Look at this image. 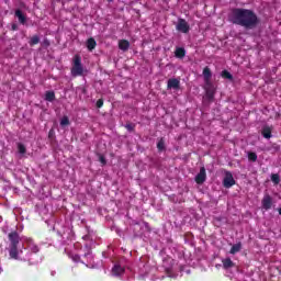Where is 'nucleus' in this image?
I'll return each mask as SVG.
<instances>
[{"mask_svg":"<svg viewBox=\"0 0 281 281\" xmlns=\"http://www.w3.org/2000/svg\"><path fill=\"white\" fill-rule=\"evenodd\" d=\"M98 46V42H95V38L90 37L87 41V49L89 52H93V49H95V47Z\"/></svg>","mask_w":281,"mask_h":281,"instance_id":"14","label":"nucleus"},{"mask_svg":"<svg viewBox=\"0 0 281 281\" xmlns=\"http://www.w3.org/2000/svg\"><path fill=\"white\" fill-rule=\"evenodd\" d=\"M176 58H186V48L183 47H177L175 50Z\"/></svg>","mask_w":281,"mask_h":281,"instance_id":"15","label":"nucleus"},{"mask_svg":"<svg viewBox=\"0 0 281 281\" xmlns=\"http://www.w3.org/2000/svg\"><path fill=\"white\" fill-rule=\"evenodd\" d=\"M261 204L263 210H271V206L273 205V198L269 194H265L261 200Z\"/></svg>","mask_w":281,"mask_h":281,"instance_id":"9","label":"nucleus"},{"mask_svg":"<svg viewBox=\"0 0 281 281\" xmlns=\"http://www.w3.org/2000/svg\"><path fill=\"white\" fill-rule=\"evenodd\" d=\"M18 149H19L20 155H25V153H27L25 145H23L21 143L18 145Z\"/></svg>","mask_w":281,"mask_h":281,"instance_id":"28","label":"nucleus"},{"mask_svg":"<svg viewBox=\"0 0 281 281\" xmlns=\"http://www.w3.org/2000/svg\"><path fill=\"white\" fill-rule=\"evenodd\" d=\"M279 214H280V216H281V207L279 209Z\"/></svg>","mask_w":281,"mask_h":281,"instance_id":"35","label":"nucleus"},{"mask_svg":"<svg viewBox=\"0 0 281 281\" xmlns=\"http://www.w3.org/2000/svg\"><path fill=\"white\" fill-rule=\"evenodd\" d=\"M42 45H43V47H49V45H52V43L47 38H44L42 42Z\"/></svg>","mask_w":281,"mask_h":281,"instance_id":"32","label":"nucleus"},{"mask_svg":"<svg viewBox=\"0 0 281 281\" xmlns=\"http://www.w3.org/2000/svg\"><path fill=\"white\" fill-rule=\"evenodd\" d=\"M99 161L102 164V166H106V158L103 155L99 156Z\"/></svg>","mask_w":281,"mask_h":281,"instance_id":"31","label":"nucleus"},{"mask_svg":"<svg viewBox=\"0 0 281 281\" xmlns=\"http://www.w3.org/2000/svg\"><path fill=\"white\" fill-rule=\"evenodd\" d=\"M228 21L233 23V25H239V27H244V30H256L260 24V19L258 14L254 12L251 9L245 8H234L232 9Z\"/></svg>","mask_w":281,"mask_h":281,"instance_id":"1","label":"nucleus"},{"mask_svg":"<svg viewBox=\"0 0 281 281\" xmlns=\"http://www.w3.org/2000/svg\"><path fill=\"white\" fill-rule=\"evenodd\" d=\"M85 74V67H82V57L77 54L72 58V68H71V76L77 78V76H82Z\"/></svg>","mask_w":281,"mask_h":281,"instance_id":"3","label":"nucleus"},{"mask_svg":"<svg viewBox=\"0 0 281 281\" xmlns=\"http://www.w3.org/2000/svg\"><path fill=\"white\" fill-rule=\"evenodd\" d=\"M15 16L19 19V23H21V25H25V23L27 22V18L20 9L15 10Z\"/></svg>","mask_w":281,"mask_h":281,"instance_id":"13","label":"nucleus"},{"mask_svg":"<svg viewBox=\"0 0 281 281\" xmlns=\"http://www.w3.org/2000/svg\"><path fill=\"white\" fill-rule=\"evenodd\" d=\"M112 273H113V276H122V273H124V268L120 265H115L112 268Z\"/></svg>","mask_w":281,"mask_h":281,"instance_id":"17","label":"nucleus"},{"mask_svg":"<svg viewBox=\"0 0 281 281\" xmlns=\"http://www.w3.org/2000/svg\"><path fill=\"white\" fill-rule=\"evenodd\" d=\"M165 272L167 273L168 278H172V268H166Z\"/></svg>","mask_w":281,"mask_h":281,"instance_id":"33","label":"nucleus"},{"mask_svg":"<svg viewBox=\"0 0 281 281\" xmlns=\"http://www.w3.org/2000/svg\"><path fill=\"white\" fill-rule=\"evenodd\" d=\"M167 89H175V91H179V89H181V81L177 78L168 79Z\"/></svg>","mask_w":281,"mask_h":281,"instance_id":"8","label":"nucleus"},{"mask_svg":"<svg viewBox=\"0 0 281 281\" xmlns=\"http://www.w3.org/2000/svg\"><path fill=\"white\" fill-rule=\"evenodd\" d=\"M203 78L205 85L212 83V70L207 66L203 69Z\"/></svg>","mask_w":281,"mask_h":281,"instance_id":"10","label":"nucleus"},{"mask_svg":"<svg viewBox=\"0 0 281 281\" xmlns=\"http://www.w3.org/2000/svg\"><path fill=\"white\" fill-rule=\"evenodd\" d=\"M224 269H232L234 267V261L231 258L222 260Z\"/></svg>","mask_w":281,"mask_h":281,"instance_id":"20","label":"nucleus"},{"mask_svg":"<svg viewBox=\"0 0 281 281\" xmlns=\"http://www.w3.org/2000/svg\"><path fill=\"white\" fill-rule=\"evenodd\" d=\"M130 47H131V42H128L127 40L119 41V49H121V52H128Z\"/></svg>","mask_w":281,"mask_h":281,"instance_id":"12","label":"nucleus"},{"mask_svg":"<svg viewBox=\"0 0 281 281\" xmlns=\"http://www.w3.org/2000/svg\"><path fill=\"white\" fill-rule=\"evenodd\" d=\"M45 100L46 102H54L56 100V93L54 91H46Z\"/></svg>","mask_w":281,"mask_h":281,"instance_id":"18","label":"nucleus"},{"mask_svg":"<svg viewBox=\"0 0 281 281\" xmlns=\"http://www.w3.org/2000/svg\"><path fill=\"white\" fill-rule=\"evenodd\" d=\"M207 179V173L205 172V167L200 168V172L195 176V183L198 186H202V183H205Z\"/></svg>","mask_w":281,"mask_h":281,"instance_id":"7","label":"nucleus"},{"mask_svg":"<svg viewBox=\"0 0 281 281\" xmlns=\"http://www.w3.org/2000/svg\"><path fill=\"white\" fill-rule=\"evenodd\" d=\"M108 1H110V2H111V1H113V0H108Z\"/></svg>","mask_w":281,"mask_h":281,"instance_id":"37","label":"nucleus"},{"mask_svg":"<svg viewBox=\"0 0 281 281\" xmlns=\"http://www.w3.org/2000/svg\"><path fill=\"white\" fill-rule=\"evenodd\" d=\"M273 133V128H271L269 125H266L261 130V135L265 137V139H271Z\"/></svg>","mask_w":281,"mask_h":281,"instance_id":"11","label":"nucleus"},{"mask_svg":"<svg viewBox=\"0 0 281 281\" xmlns=\"http://www.w3.org/2000/svg\"><path fill=\"white\" fill-rule=\"evenodd\" d=\"M102 106H104V99H99L97 101V109H102Z\"/></svg>","mask_w":281,"mask_h":281,"instance_id":"30","label":"nucleus"},{"mask_svg":"<svg viewBox=\"0 0 281 281\" xmlns=\"http://www.w3.org/2000/svg\"><path fill=\"white\" fill-rule=\"evenodd\" d=\"M69 116H63L60 120V126H69Z\"/></svg>","mask_w":281,"mask_h":281,"instance_id":"26","label":"nucleus"},{"mask_svg":"<svg viewBox=\"0 0 281 281\" xmlns=\"http://www.w3.org/2000/svg\"><path fill=\"white\" fill-rule=\"evenodd\" d=\"M11 30H12V32H16V30H19V25L16 23H13L11 25Z\"/></svg>","mask_w":281,"mask_h":281,"instance_id":"34","label":"nucleus"},{"mask_svg":"<svg viewBox=\"0 0 281 281\" xmlns=\"http://www.w3.org/2000/svg\"><path fill=\"white\" fill-rule=\"evenodd\" d=\"M165 278H166V277L162 276V277H161V280H164Z\"/></svg>","mask_w":281,"mask_h":281,"instance_id":"36","label":"nucleus"},{"mask_svg":"<svg viewBox=\"0 0 281 281\" xmlns=\"http://www.w3.org/2000/svg\"><path fill=\"white\" fill-rule=\"evenodd\" d=\"M27 243L31 251H33V254H38V246H36L32 239H29Z\"/></svg>","mask_w":281,"mask_h":281,"instance_id":"21","label":"nucleus"},{"mask_svg":"<svg viewBox=\"0 0 281 281\" xmlns=\"http://www.w3.org/2000/svg\"><path fill=\"white\" fill-rule=\"evenodd\" d=\"M41 43V37H38V35H33L30 41H29V45L31 47H34V45H38Z\"/></svg>","mask_w":281,"mask_h":281,"instance_id":"19","label":"nucleus"},{"mask_svg":"<svg viewBox=\"0 0 281 281\" xmlns=\"http://www.w3.org/2000/svg\"><path fill=\"white\" fill-rule=\"evenodd\" d=\"M176 30L182 32V34H188L190 32V24L184 19H179Z\"/></svg>","mask_w":281,"mask_h":281,"instance_id":"6","label":"nucleus"},{"mask_svg":"<svg viewBox=\"0 0 281 281\" xmlns=\"http://www.w3.org/2000/svg\"><path fill=\"white\" fill-rule=\"evenodd\" d=\"M69 258H71L74 262H80V255L78 254L70 255Z\"/></svg>","mask_w":281,"mask_h":281,"instance_id":"29","label":"nucleus"},{"mask_svg":"<svg viewBox=\"0 0 281 281\" xmlns=\"http://www.w3.org/2000/svg\"><path fill=\"white\" fill-rule=\"evenodd\" d=\"M240 249H243V244L239 241L232 246L229 254H232L234 256V255L238 254V251H240Z\"/></svg>","mask_w":281,"mask_h":281,"instance_id":"16","label":"nucleus"},{"mask_svg":"<svg viewBox=\"0 0 281 281\" xmlns=\"http://www.w3.org/2000/svg\"><path fill=\"white\" fill-rule=\"evenodd\" d=\"M223 186L226 189H229V188H233V186H236V180L234 179V175H232L231 171L225 172Z\"/></svg>","mask_w":281,"mask_h":281,"instance_id":"5","label":"nucleus"},{"mask_svg":"<svg viewBox=\"0 0 281 281\" xmlns=\"http://www.w3.org/2000/svg\"><path fill=\"white\" fill-rule=\"evenodd\" d=\"M125 128L130 133H135V123H127V124H125Z\"/></svg>","mask_w":281,"mask_h":281,"instance_id":"27","label":"nucleus"},{"mask_svg":"<svg viewBox=\"0 0 281 281\" xmlns=\"http://www.w3.org/2000/svg\"><path fill=\"white\" fill-rule=\"evenodd\" d=\"M157 148L161 153V150H166V142L164 138H160L159 142L157 143Z\"/></svg>","mask_w":281,"mask_h":281,"instance_id":"22","label":"nucleus"},{"mask_svg":"<svg viewBox=\"0 0 281 281\" xmlns=\"http://www.w3.org/2000/svg\"><path fill=\"white\" fill-rule=\"evenodd\" d=\"M271 181H272V183H274V186H278V183H280V175L272 173L271 175Z\"/></svg>","mask_w":281,"mask_h":281,"instance_id":"24","label":"nucleus"},{"mask_svg":"<svg viewBox=\"0 0 281 281\" xmlns=\"http://www.w3.org/2000/svg\"><path fill=\"white\" fill-rule=\"evenodd\" d=\"M204 91L206 100L212 102L214 100V95H216V87H214V83H205Z\"/></svg>","mask_w":281,"mask_h":281,"instance_id":"4","label":"nucleus"},{"mask_svg":"<svg viewBox=\"0 0 281 281\" xmlns=\"http://www.w3.org/2000/svg\"><path fill=\"white\" fill-rule=\"evenodd\" d=\"M222 78H225L226 80H234V76H232L227 70L222 71Z\"/></svg>","mask_w":281,"mask_h":281,"instance_id":"25","label":"nucleus"},{"mask_svg":"<svg viewBox=\"0 0 281 281\" xmlns=\"http://www.w3.org/2000/svg\"><path fill=\"white\" fill-rule=\"evenodd\" d=\"M248 160H249V161H252V162L258 161V154H256V153H254V151H249V153H248Z\"/></svg>","mask_w":281,"mask_h":281,"instance_id":"23","label":"nucleus"},{"mask_svg":"<svg viewBox=\"0 0 281 281\" xmlns=\"http://www.w3.org/2000/svg\"><path fill=\"white\" fill-rule=\"evenodd\" d=\"M8 239L10 243L9 256L13 260H19V243H21V236L19 232L13 231L8 234Z\"/></svg>","mask_w":281,"mask_h":281,"instance_id":"2","label":"nucleus"}]
</instances>
